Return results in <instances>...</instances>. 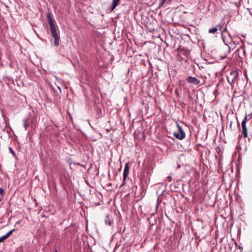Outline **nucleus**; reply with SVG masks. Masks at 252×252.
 Here are the masks:
<instances>
[{"label": "nucleus", "instance_id": "1", "mask_svg": "<svg viewBox=\"0 0 252 252\" xmlns=\"http://www.w3.org/2000/svg\"><path fill=\"white\" fill-rule=\"evenodd\" d=\"M220 31L221 32V38H222V39L225 45H228L229 41L227 40L226 36V35H228L229 37H230V34L229 32L227 30L226 26H225L223 29H221L220 28Z\"/></svg>", "mask_w": 252, "mask_h": 252}, {"label": "nucleus", "instance_id": "2", "mask_svg": "<svg viewBox=\"0 0 252 252\" xmlns=\"http://www.w3.org/2000/svg\"><path fill=\"white\" fill-rule=\"evenodd\" d=\"M177 126L179 129V131L174 132L173 135L176 138L179 140H182L185 137L186 133L179 125L178 124Z\"/></svg>", "mask_w": 252, "mask_h": 252}, {"label": "nucleus", "instance_id": "3", "mask_svg": "<svg viewBox=\"0 0 252 252\" xmlns=\"http://www.w3.org/2000/svg\"><path fill=\"white\" fill-rule=\"evenodd\" d=\"M49 25L50 26V29L51 31V32H54L56 31V26L54 24V20L52 19V15L50 13H48L47 15Z\"/></svg>", "mask_w": 252, "mask_h": 252}, {"label": "nucleus", "instance_id": "4", "mask_svg": "<svg viewBox=\"0 0 252 252\" xmlns=\"http://www.w3.org/2000/svg\"><path fill=\"white\" fill-rule=\"evenodd\" d=\"M246 117L242 121V132L243 133L244 136L247 137L248 136L247 129L246 127Z\"/></svg>", "mask_w": 252, "mask_h": 252}, {"label": "nucleus", "instance_id": "5", "mask_svg": "<svg viewBox=\"0 0 252 252\" xmlns=\"http://www.w3.org/2000/svg\"><path fill=\"white\" fill-rule=\"evenodd\" d=\"M129 167L128 166V164L126 163L125 164L124 173H123V182L124 184L125 183V182L129 174Z\"/></svg>", "mask_w": 252, "mask_h": 252}, {"label": "nucleus", "instance_id": "6", "mask_svg": "<svg viewBox=\"0 0 252 252\" xmlns=\"http://www.w3.org/2000/svg\"><path fill=\"white\" fill-rule=\"evenodd\" d=\"M32 119L30 117H27L23 120V125L26 129H27L32 123Z\"/></svg>", "mask_w": 252, "mask_h": 252}, {"label": "nucleus", "instance_id": "7", "mask_svg": "<svg viewBox=\"0 0 252 252\" xmlns=\"http://www.w3.org/2000/svg\"><path fill=\"white\" fill-rule=\"evenodd\" d=\"M187 80L188 82L189 83L193 84L194 85H198L200 83V81L194 77H189Z\"/></svg>", "mask_w": 252, "mask_h": 252}, {"label": "nucleus", "instance_id": "8", "mask_svg": "<svg viewBox=\"0 0 252 252\" xmlns=\"http://www.w3.org/2000/svg\"><path fill=\"white\" fill-rule=\"evenodd\" d=\"M52 35L54 39V45L58 46L59 45V37L58 35L57 32H51Z\"/></svg>", "mask_w": 252, "mask_h": 252}, {"label": "nucleus", "instance_id": "9", "mask_svg": "<svg viewBox=\"0 0 252 252\" xmlns=\"http://www.w3.org/2000/svg\"><path fill=\"white\" fill-rule=\"evenodd\" d=\"M220 28L221 29H223L224 27H223V26H221L220 25H218L215 28L209 29V32L210 33L215 34V33H216L217 32V31H218V29L220 30Z\"/></svg>", "mask_w": 252, "mask_h": 252}, {"label": "nucleus", "instance_id": "10", "mask_svg": "<svg viewBox=\"0 0 252 252\" xmlns=\"http://www.w3.org/2000/svg\"><path fill=\"white\" fill-rule=\"evenodd\" d=\"M121 0H113L111 6V10L113 11L115 9L116 6L119 4Z\"/></svg>", "mask_w": 252, "mask_h": 252}, {"label": "nucleus", "instance_id": "11", "mask_svg": "<svg viewBox=\"0 0 252 252\" xmlns=\"http://www.w3.org/2000/svg\"><path fill=\"white\" fill-rule=\"evenodd\" d=\"M15 231V229H13L8 232L6 234H5L4 235L1 236V237L2 239V240L4 241L5 240L7 239L11 235V234L14 232Z\"/></svg>", "mask_w": 252, "mask_h": 252}, {"label": "nucleus", "instance_id": "12", "mask_svg": "<svg viewBox=\"0 0 252 252\" xmlns=\"http://www.w3.org/2000/svg\"><path fill=\"white\" fill-rule=\"evenodd\" d=\"M105 223L107 225L111 226L112 223V220L108 216H107L105 219Z\"/></svg>", "mask_w": 252, "mask_h": 252}, {"label": "nucleus", "instance_id": "13", "mask_svg": "<svg viewBox=\"0 0 252 252\" xmlns=\"http://www.w3.org/2000/svg\"><path fill=\"white\" fill-rule=\"evenodd\" d=\"M9 152L13 155H15V153L13 151V149H12V148L11 147H9Z\"/></svg>", "mask_w": 252, "mask_h": 252}, {"label": "nucleus", "instance_id": "14", "mask_svg": "<svg viewBox=\"0 0 252 252\" xmlns=\"http://www.w3.org/2000/svg\"><path fill=\"white\" fill-rule=\"evenodd\" d=\"M166 1V0H160V5H162Z\"/></svg>", "mask_w": 252, "mask_h": 252}, {"label": "nucleus", "instance_id": "15", "mask_svg": "<svg viewBox=\"0 0 252 252\" xmlns=\"http://www.w3.org/2000/svg\"><path fill=\"white\" fill-rule=\"evenodd\" d=\"M3 193V189L2 188H0V195L2 194Z\"/></svg>", "mask_w": 252, "mask_h": 252}, {"label": "nucleus", "instance_id": "16", "mask_svg": "<svg viewBox=\"0 0 252 252\" xmlns=\"http://www.w3.org/2000/svg\"><path fill=\"white\" fill-rule=\"evenodd\" d=\"M231 74H234L235 75V76H236V75H237V72H235V71H234V72H231Z\"/></svg>", "mask_w": 252, "mask_h": 252}, {"label": "nucleus", "instance_id": "17", "mask_svg": "<svg viewBox=\"0 0 252 252\" xmlns=\"http://www.w3.org/2000/svg\"><path fill=\"white\" fill-rule=\"evenodd\" d=\"M3 242V241L2 240V238L0 237V243H1V242Z\"/></svg>", "mask_w": 252, "mask_h": 252}, {"label": "nucleus", "instance_id": "18", "mask_svg": "<svg viewBox=\"0 0 252 252\" xmlns=\"http://www.w3.org/2000/svg\"><path fill=\"white\" fill-rule=\"evenodd\" d=\"M58 88L60 91H61V89L60 87H58Z\"/></svg>", "mask_w": 252, "mask_h": 252}, {"label": "nucleus", "instance_id": "19", "mask_svg": "<svg viewBox=\"0 0 252 252\" xmlns=\"http://www.w3.org/2000/svg\"><path fill=\"white\" fill-rule=\"evenodd\" d=\"M20 221H17V223H20Z\"/></svg>", "mask_w": 252, "mask_h": 252}, {"label": "nucleus", "instance_id": "20", "mask_svg": "<svg viewBox=\"0 0 252 252\" xmlns=\"http://www.w3.org/2000/svg\"><path fill=\"white\" fill-rule=\"evenodd\" d=\"M55 252H57V251H55Z\"/></svg>", "mask_w": 252, "mask_h": 252}]
</instances>
